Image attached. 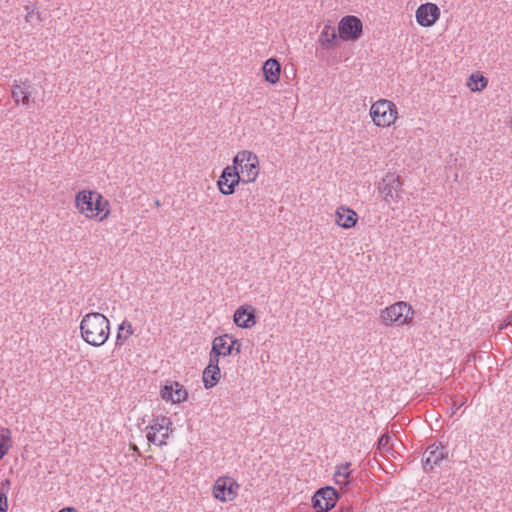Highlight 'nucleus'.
Here are the masks:
<instances>
[{"label":"nucleus","mask_w":512,"mask_h":512,"mask_svg":"<svg viewBox=\"0 0 512 512\" xmlns=\"http://www.w3.org/2000/svg\"><path fill=\"white\" fill-rule=\"evenodd\" d=\"M82 339L89 345L102 346L110 335V322L99 312H90L83 316L80 322Z\"/></svg>","instance_id":"nucleus-1"},{"label":"nucleus","mask_w":512,"mask_h":512,"mask_svg":"<svg viewBox=\"0 0 512 512\" xmlns=\"http://www.w3.org/2000/svg\"><path fill=\"white\" fill-rule=\"evenodd\" d=\"M75 205L81 214L87 218L104 221L110 214V204L100 193L82 190L76 194Z\"/></svg>","instance_id":"nucleus-2"},{"label":"nucleus","mask_w":512,"mask_h":512,"mask_svg":"<svg viewBox=\"0 0 512 512\" xmlns=\"http://www.w3.org/2000/svg\"><path fill=\"white\" fill-rule=\"evenodd\" d=\"M232 167H236L240 178L244 183H252L259 175V159L258 156L247 150L239 151L233 158Z\"/></svg>","instance_id":"nucleus-3"},{"label":"nucleus","mask_w":512,"mask_h":512,"mask_svg":"<svg viewBox=\"0 0 512 512\" xmlns=\"http://www.w3.org/2000/svg\"><path fill=\"white\" fill-rule=\"evenodd\" d=\"M413 318L414 310L412 309L411 305L404 301L396 302L383 309L380 313V319L382 323L386 326L409 325L412 322Z\"/></svg>","instance_id":"nucleus-4"},{"label":"nucleus","mask_w":512,"mask_h":512,"mask_svg":"<svg viewBox=\"0 0 512 512\" xmlns=\"http://www.w3.org/2000/svg\"><path fill=\"white\" fill-rule=\"evenodd\" d=\"M396 105L389 100L380 99L372 104L370 116L374 124L378 127H389L397 119Z\"/></svg>","instance_id":"nucleus-5"},{"label":"nucleus","mask_w":512,"mask_h":512,"mask_svg":"<svg viewBox=\"0 0 512 512\" xmlns=\"http://www.w3.org/2000/svg\"><path fill=\"white\" fill-rule=\"evenodd\" d=\"M172 422L170 418L161 416L157 417L153 424L147 427V439L150 443L162 446L166 444L169 438Z\"/></svg>","instance_id":"nucleus-6"},{"label":"nucleus","mask_w":512,"mask_h":512,"mask_svg":"<svg viewBox=\"0 0 512 512\" xmlns=\"http://www.w3.org/2000/svg\"><path fill=\"white\" fill-rule=\"evenodd\" d=\"M239 484L231 477H219L213 485V496L221 502L233 501L238 494Z\"/></svg>","instance_id":"nucleus-7"},{"label":"nucleus","mask_w":512,"mask_h":512,"mask_svg":"<svg viewBox=\"0 0 512 512\" xmlns=\"http://www.w3.org/2000/svg\"><path fill=\"white\" fill-rule=\"evenodd\" d=\"M363 25L361 20L352 15L343 17L338 24V36L343 41L357 40L362 34Z\"/></svg>","instance_id":"nucleus-8"},{"label":"nucleus","mask_w":512,"mask_h":512,"mask_svg":"<svg viewBox=\"0 0 512 512\" xmlns=\"http://www.w3.org/2000/svg\"><path fill=\"white\" fill-rule=\"evenodd\" d=\"M337 499L338 494L333 487H323L315 492L312 498L313 507L317 512H326L336 505Z\"/></svg>","instance_id":"nucleus-9"},{"label":"nucleus","mask_w":512,"mask_h":512,"mask_svg":"<svg viewBox=\"0 0 512 512\" xmlns=\"http://www.w3.org/2000/svg\"><path fill=\"white\" fill-rule=\"evenodd\" d=\"M236 167L227 166L222 171L217 185L220 192L224 195H231L235 191V186L240 182L241 178L239 172L235 170Z\"/></svg>","instance_id":"nucleus-10"},{"label":"nucleus","mask_w":512,"mask_h":512,"mask_svg":"<svg viewBox=\"0 0 512 512\" xmlns=\"http://www.w3.org/2000/svg\"><path fill=\"white\" fill-rule=\"evenodd\" d=\"M440 16V9L434 3H425L416 10V20L423 27L432 26Z\"/></svg>","instance_id":"nucleus-11"},{"label":"nucleus","mask_w":512,"mask_h":512,"mask_svg":"<svg viewBox=\"0 0 512 512\" xmlns=\"http://www.w3.org/2000/svg\"><path fill=\"white\" fill-rule=\"evenodd\" d=\"M447 451L445 447L440 444H432L428 446L423 456V467L425 471L433 470L435 466H439L440 463L446 458Z\"/></svg>","instance_id":"nucleus-12"},{"label":"nucleus","mask_w":512,"mask_h":512,"mask_svg":"<svg viewBox=\"0 0 512 512\" xmlns=\"http://www.w3.org/2000/svg\"><path fill=\"white\" fill-rule=\"evenodd\" d=\"M160 394L163 400L173 404L184 402L188 397L186 389L176 381L163 386Z\"/></svg>","instance_id":"nucleus-13"},{"label":"nucleus","mask_w":512,"mask_h":512,"mask_svg":"<svg viewBox=\"0 0 512 512\" xmlns=\"http://www.w3.org/2000/svg\"><path fill=\"white\" fill-rule=\"evenodd\" d=\"M401 186L402 183L400 182L399 176L393 173H388L380 182L379 190L383 194L384 199L389 201L390 199L398 197V192L400 191Z\"/></svg>","instance_id":"nucleus-14"},{"label":"nucleus","mask_w":512,"mask_h":512,"mask_svg":"<svg viewBox=\"0 0 512 512\" xmlns=\"http://www.w3.org/2000/svg\"><path fill=\"white\" fill-rule=\"evenodd\" d=\"M255 309L248 306H240L234 313V322L240 328H251L256 324Z\"/></svg>","instance_id":"nucleus-15"},{"label":"nucleus","mask_w":512,"mask_h":512,"mask_svg":"<svg viewBox=\"0 0 512 512\" xmlns=\"http://www.w3.org/2000/svg\"><path fill=\"white\" fill-rule=\"evenodd\" d=\"M235 343L232 336L224 334L214 338L211 350L220 356H228L234 351Z\"/></svg>","instance_id":"nucleus-16"},{"label":"nucleus","mask_w":512,"mask_h":512,"mask_svg":"<svg viewBox=\"0 0 512 512\" xmlns=\"http://www.w3.org/2000/svg\"><path fill=\"white\" fill-rule=\"evenodd\" d=\"M11 96L16 104L29 105L32 96L31 86L27 82L15 83L12 86Z\"/></svg>","instance_id":"nucleus-17"},{"label":"nucleus","mask_w":512,"mask_h":512,"mask_svg":"<svg viewBox=\"0 0 512 512\" xmlns=\"http://www.w3.org/2000/svg\"><path fill=\"white\" fill-rule=\"evenodd\" d=\"M357 213L345 206H340L335 212V222L342 228L349 229L357 222Z\"/></svg>","instance_id":"nucleus-18"},{"label":"nucleus","mask_w":512,"mask_h":512,"mask_svg":"<svg viewBox=\"0 0 512 512\" xmlns=\"http://www.w3.org/2000/svg\"><path fill=\"white\" fill-rule=\"evenodd\" d=\"M262 70L267 82L275 84L279 81L281 66L276 59L270 58L266 60Z\"/></svg>","instance_id":"nucleus-19"},{"label":"nucleus","mask_w":512,"mask_h":512,"mask_svg":"<svg viewBox=\"0 0 512 512\" xmlns=\"http://www.w3.org/2000/svg\"><path fill=\"white\" fill-rule=\"evenodd\" d=\"M337 39V32L334 27L331 25H325L323 30L319 35L318 42L324 48L328 49L335 45V41Z\"/></svg>","instance_id":"nucleus-20"},{"label":"nucleus","mask_w":512,"mask_h":512,"mask_svg":"<svg viewBox=\"0 0 512 512\" xmlns=\"http://www.w3.org/2000/svg\"><path fill=\"white\" fill-rule=\"evenodd\" d=\"M220 369L205 368L203 371V384L206 389H211L219 382Z\"/></svg>","instance_id":"nucleus-21"},{"label":"nucleus","mask_w":512,"mask_h":512,"mask_svg":"<svg viewBox=\"0 0 512 512\" xmlns=\"http://www.w3.org/2000/svg\"><path fill=\"white\" fill-rule=\"evenodd\" d=\"M134 333L132 324L129 321H123L117 332L116 346H122L124 342Z\"/></svg>","instance_id":"nucleus-22"},{"label":"nucleus","mask_w":512,"mask_h":512,"mask_svg":"<svg viewBox=\"0 0 512 512\" xmlns=\"http://www.w3.org/2000/svg\"><path fill=\"white\" fill-rule=\"evenodd\" d=\"M351 463L346 462L336 468L334 473L335 481L338 485L347 486L349 484L350 471L349 468Z\"/></svg>","instance_id":"nucleus-23"},{"label":"nucleus","mask_w":512,"mask_h":512,"mask_svg":"<svg viewBox=\"0 0 512 512\" xmlns=\"http://www.w3.org/2000/svg\"><path fill=\"white\" fill-rule=\"evenodd\" d=\"M488 80L478 74H472L469 78V81L467 83L469 89L473 92H480L484 90L487 87Z\"/></svg>","instance_id":"nucleus-24"},{"label":"nucleus","mask_w":512,"mask_h":512,"mask_svg":"<svg viewBox=\"0 0 512 512\" xmlns=\"http://www.w3.org/2000/svg\"><path fill=\"white\" fill-rule=\"evenodd\" d=\"M10 431L7 428L0 429V459H2L9 450L10 443Z\"/></svg>","instance_id":"nucleus-25"},{"label":"nucleus","mask_w":512,"mask_h":512,"mask_svg":"<svg viewBox=\"0 0 512 512\" xmlns=\"http://www.w3.org/2000/svg\"><path fill=\"white\" fill-rule=\"evenodd\" d=\"M219 357H220V355H218L217 353H215L211 350L210 354H209V363L206 368L220 369L219 368Z\"/></svg>","instance_id":"nucleus-26"},{"label":"nucleus","mask_w":512,"mask_h":512,"mask_svg":"<svg viewBox=\"0 0 512 512\" xmlns=\"http://www.w3.org/2000/svg\"><path fill=\"white\" fill-rule=\"evenodd\" d=\"M390 436L388 435H382L379 440H378V447L379 449H383L385 451H388L391 446H390Z\"/></svg>","instance_id":"nucleus-27"},{"label":"nucleus","mask_w":512,"mask_h":512,"mask_svg":"<svg viewBox=\"0 0 512 512\" xmlns=\"http://www.w3.org/2000/svg\"><path fill=\"white\" fill-rule=\"evenodd\" d=\"M8 500L4 491L0 490V512H7Z\"/></svg>","instance_id":"nucleus-28"},{"label":"nucleus","mask_w":512,"mask_h":512,"mask_svg":"<svg viewBox=\"0 0 512 512\" xmlns=\"http://www.w3.org/2000/svg\"><path fill=\"white\" fill-rule=\"evenodd\" d=\"M25 9L27 10L25 20H26V22H31L32 18L35 15V10H34V8H30L29 6H26Z\"/></svg>","instance_id":"nucleus-29"},{"label":"nucleus","mask_w":512,"mask_h":512,"mask_svg":"<svg viewBox=\"0 0 512 512\" xmlns=\"http://www.w3.org/2000/svg\"><path fill=\"white\" fill-rule=\"evenodd\" d=\"M234 341L236 342L234 350L237 354H239L241 352V343L237 339H234Z\"/></svg>","instance_id":"nucleus-30"},{"label":"nucleus","mask_w":512,"mask_h":512,"mask_svg":"<svg viewBox=\"0 0 512 512\" xmlns=\"http://www.w3.org/2000/svg\"><path fill=\"white\" fill-rule=\"evenodd\" d=\"M58 512H77V510L74 507H66V508H62Z\"/></svg>","instance_id":"nucleus-31"},{"label":"nucleus","mask_w":512,"mask_h":512,"mask_svg":"<svg viewBox=\"0 0 512 512\" xmlns=\"http://www.w3.org/2000/svg\"><path fill=\"white\" fill-rule=\"evenodd\" d=\"M10 484V481L8 479H6L4 482H2V487H5V486H9Z\"/></svg>","instance_id":"nucleus-32"},{"label":"nucleus","mask_w":512,"mask_h":512,"mask_svg":"<svg viewBox=\"0 0 512 512\" xmlns=\"http://www.w3.org/2000/svg\"><path fill=\"white\" fill-rule=\"evenodd\" d=\"M155 204H156L157 206H159V205H160V201H159V200H157V201L155 202Z\"/></svg>","instance_id":"nucleus-33"}]
</instances>
